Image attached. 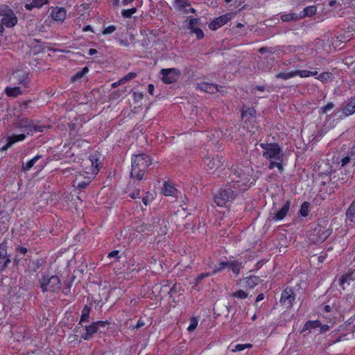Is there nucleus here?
I'll return each instance as SVG.
<instances>
[{
	"label": "nucleus",
	"instance_id": "f257e3e1",
	"mask_svg": "<svg viewBox=\"0 0 355 355\" xmlns=\"http://www.w3.org/2000/svg\"><path fill=\"white\" fill-rule=\"evenodd\" d=\"M236 178L220 189L218 193L214 196V201L219 207H224L229 202L232 201L242 191H245L249 185V181L245 174L236 172Z\"/></svg>",
	"mask_w": 355,
	"mask_h": 355
},
{
	"label": "nucleus",
	"instance_id": "f03ea898",
	"mask_svg": "<svg viewBox=\"0 0 355 355\" xmlns=\"http://www.w3.org/2000/svg\"><path fill=\"white\" fill-rule=\"evenodd\" d=\"M152 164L151 159L146 154H139L132 158L130 176L137 180H141L148 168Z\"/></svg>",
	"mask_w": 355,
	"mask_h": 355
},
{
	"label": "nucleus",
	"instance_id": "7ed1b4c3",
	"mask_svg": "<svg viewBox=\"0 0 355 355\" xmlns=\"http://www.w3.org/2000/svg\"><path fill=\"white\" fill-rule=\"evenodd\" d=\"M39 286L43 293L58 292L61 288V282L57 275H43L39 279Z\"/></svg>",
	"mask_w": 355,
	"mask_h": 355
},
{
	"label": "nucleus",
	"instance_id": "20e7f679",
	"mask_svg": "<svg viewBox=\"0 0 355 355\" xmlns=\"http://www.w3.org/2000/svg\"><path fill=\"white\" fill-rule=\"evenodd\" d=\"M261 148L263 150V157L266 159L281 161L282 157V150L279 145L276 143H261Z\"/></svg>",
	"mask_w": 355,
	"mask_h": 355
},
{
	"label": "nucleus",
	"instance_id": "39448f33",
	"mask_svg": "<svg viewBox=\"0 0 355 355\" xmlns=\"http://www.w3.org/2000/svg\"><path fill=\"white\" fill-rule=\"evenodd\" d=\"M162 81L166 84H171L176 82L180 76V71L176 68L162 69L160 71Z\"/></svg>",
	"mask_w": 355,
	"mask_h": 355
},
{
	"label": "nucleus",
	"instance_id": "423d86ee",
	"mask_svg": "<svg viewBox=\"0 0 355 355\" xmlns=\"http://www.w3.org/2000/svg\"><path fill=\"white\" fill-rule=\"evenodd\" d=\"M10 78L15 84L21 85L25 89L30 82L28 72L21 69L14 71Z\"/></svg>",
	"mask_w": 355,
	"mask_h": 355
},
{
	"label": "nucleus",
	"instance_id": "0eeeda50",
	"mask_svg": "<svg viewBox=\"0 0 355 355\" xmlns=\"http://www.w3.org/2000/svg\"><path fill=\"white\" fill-rule=\"evenodd\" d=\"M203 162L208 170L215 171L223 164L224 159L223 155H216L211 158L209 157H205Z\"/></svg>",
	"mask_w": 355,
	"mask_h": 355
},
{
	"label": "nucleus",
	"instance_id": "6e6552de",
	"mask_svg": "<svg viewBox=\"0 0 355 355\" xmlns=\"http://www.w3.org/2000/svg\"><path fill=\"white\" fill-rule=\"evenodd\" d=\"M295 300V295L291 288H285L281 295L280 303L286 307H291Z\"/></svg>",
	"mask_w": 355,
	"mask_h": 355
},
{
	"label": "nucleus",
	"instance_id": "1a4fd4ad",
	"mask_svg": "<svg viewBox=\"0 0 355 355\" xmlns=\"http://www.w3.org/2000/svg\"><path fill=\"white\" fill-rule=\"evenodd\" d=\"M33 120H31L23 116H17L14 119L13 125L15 128L23 129L27 133L31 128V124Z\"/></svg>",
	"mask_w": 355,
	"mask_h": 355
},
{
	"label": "nucleus",
	"instance_id": "9d476101",
	"mask_svg": "<svg viewBox=\"0 0 355 355\" xmlns=\"http://www.w3.org/2000/svg\"><path fill=\"white\" fill-rule=\"evenodd\" d=\"M6 248V243H2L0 244V271L4 270L10 262V259L7 255Z\"/></svg>",
	"mask_w": 355,
	"mask_h": 355
},
{
	"label": "nucleus",
	"instance_id": "9b49d317",
	"mask_svg": "<svg viewBox=\"0 0 355 355\" xmlns=\"http://www.w3.org/2000/svg\"><path fill=\"white\" fill-rule=\"evenodd\" d=\"M353 273V271L348 270L339 277L338 284L343 290L346 289L347 286L354 281Z\"/></svg>",
	"mask_w": 355,
	"mask_h": 355
},
{
	"label": "nucleus",
	"instance_id": "f8f14e48",
	"mask_svg": "<svg viewBox=\"0 0 355 355\" xmlns=\"http://www.w3.org/2000/svg\"><path fill=\"white\" fill-rule=\"evenodd\" d=\"M230 14L223 15L214 19L209 24V27L211 30H216L217 28L227 24L230 20Z\"/></svg>",
	"mask_w": 355,
	"mask_h": 355
},
{
	"label": "nucleus",
	"instance_id": "ddd939ff",
	"mask_svg": "<svg viewBox=\"0 0 355 355\" xmlns=\"http://www.w3.org/2000/svg\"><path fill=\"white\" fill-rule=\"evenodd\" d=\"M25 139H26V135L24 134L13 135L9 136L7 138V144L1 148V149H0L1 152L7 150L15 143H16L17 141H24Z\"/></svg>",
	"mask_w": 355,
	"mask_h": 355
},
{
	"label": "nucleus",
	"instance_id": "4468645a",
	"mask_svg": "<svg viewBox=\"0 0 355 355\" xmlns=\"http://www.w3.org/2000/svg\"><path fill=\"white\" fill-rule=\"evenodd\" d=\"M25 139H26V135L24 134L13 135L9 136L7 138V144L1 148V149H0L1 152L7 150L15 143H16L17 141H24Z\"/></svg>",
	"mask_w": 355,
	"mask_h": 355
},
{
	"label": "nucleus",
	"instance_id": "2eb2a0df",
	"mask_svg": "<svg viewBox=\"0 0 355 355\" xmlns=\"http://www.w3.org/2000/svg\"><path fill=\"white\" fill-rule=\"evenodd\" d=\"M342 111L345 116H348L355 113V96L347 99L343 107Z\"/></svg>",
	"mask_w": 355,
	"mask_h": 355
},
{
	"label": "nucleus",
	"instance_id": "dca6fc26",
	"mask_svg": "<svg viewBox=\"0 0 355 355\" xmlns=\"http://www.w3.org/2000/svg\"><path fill=\"white\" fill-rule=\"evenodd\" d=\"M196 88L209 94H215L218 91V85L208 83H196Z\"/></svg>",
	"mask_w": 355,
	"mask_h": 355
},
{
	"label": "nucleus",
	"instance_id": "f3484780",
	"mask_svg": "<svg viewBox=\"0 0 355 355\" xmlns=\"http://www.w3.org/2000/svg\"><path fill=\"white\" fill-rule=\"evenodd\" d=\"M290 206H291V201L287 200L284 203L283 207L276 212L275 216L272 218L275 220H281L284 219L289 211Z\"/></svg>",
	"mask_w": 355,
	"mask_h": 355
},
{
	"label": "nucleus",
	"instance_id": "a211bd4d",
	"mask_svg": "<svg viewBox=\"0 0 355 355\" xmlns=\"http://www.w3.org/2000/svg\"><path fill=\"white\" fill-rule=\"evenodd\" d=\"M86 333L84 335H82L81 338L85 340H89L94 334L97 332H101V330H98L94 322L92 323L90 325L85 326Z\"/></svg>",
	"mask_w": 355,
	"mask_h": 355
},
{
	"label": "nucleus",
	"instance_id": "6ab92c4d",
	"mask_svg": "<svg viewBox=\"0 0 355 355\" xmlns=\"http://www.w3.org/2000/svg\"><path fill=\"white\" fill-rule=\"evenodd\" d=\"M66 10L63 8H55L51 12L52 18L59 21H63L66 18Z\"/></svg>",
	"mask_w": 355,
	"mask_h": 355
},
{
	"label": "nucleus",
	"instance_id": "aec40b11",
	"mask_svg": "<svg viewBox=\"0 0 355 355\" xmlns=\"http://www.w3.org/2000/svg\"><path fill=\"white\" fill-rule=\"evenodd\" d=\"M17 17L15 13L10 14L5 17H2L1 21L7 28H12L17 24Z\"/></svg>",
	"mask_w": 355,
	"mask_h": 355
},
{
	"label": "nucleus",
	"instance_id": "412c9836",
	"mask_svg": "<svg viewBox=\"0 0 355 355\" xmlns=\"http://www.w3.org/2000/svg\"><path fill=\"white\" fill-rule=\"evenodd\" d=\"M82 179H83V175L81 174H79L76 176V178L74 180V183L76 184V187L78 189H85L91 182L89 177H85L84 180H82Z\"/></svg>",
	"mask_w": 355,
	"mask_h": 355
},
{
	"label": "nucleus",
	"instance_id": "4be33fe9",
	"mask_svg": "<svg viewBox=\"0 0 355 355\" xmlns=\"http://www.w3.org/2000/svg\"><path fill=\"white\" fill-rule=\"evenodd\" d=\"M50 126L48 125H42L39 124V122L32 121V123L31 124V128L29 129L28 132V135H33L35 132H42L46 129L49 128Z\"/></svg>",
	"mask_w": 355,
	"mask_h": 355
},
{
	"label": "nucleus",
	"instance_id": "5701e85b",
	"mask_svg": "<svg viewBox=\"0 0 355 355\" xmlns=\"http://www.w3.org/2000/svg\"><path fill=\"white\" fill-rule=\"evenodd\" d=\"M256 110L253 107H248L246 110H243L241 116L243 120L252 121L255 119Z\"/></svg>",
	"mask_w": 355,
	"mask_h": 355
},
{
	"label": "nucleus",
	"instance_id": "b1692460",
	"mask_svg": "<svg viewBox=\"0 0 355 355\" xmlns=\"http://www.w3.org/2000/svg\"><path fill=\"white\" fill-rule=\"evenodd\" d=\"M211 275V272H204L198 275L196 278L194 279V281L191 283L193 284L192 288L195 290H199L200 289V284L201 282L208 277H210Z\"/></svg>",
	"mask_w": 355,
	"mask_h": 355
},
{
	"label": "nucleus",
	"instance_id": "393cba45",
	"mask_svg": "<svg viewBox=\"0 0 355 355\" xmlns=\"http://www.w3.org/2000/svg\"><path fill=\"white\" fill-rule=\"evenodd\" d=\"M346 220L355 223V201L354 200L347 208L345 213Z\"/></svg>",
	"mask_w": 355,
	"mask_h": 355
},
{
	"label": "nucleus",
	"instance_id": "a878e982",
	"mask_svg": "<svg viewBox=\"0 0 355 355\" xmlns=\"http://www.w3.org/2000/svg\"><path fill=\"white\" fill-rule=\"evenodd\" d=\"M5 92L7 94V96H10V97H17L18 96H19L22 94V91L21 89V87H7L5 89Z\"/></svg>",
	"mask_w": 355,
	"mask_h": 355
},
{
	"label": "nucleus",
	"instance_id": "bb28decb",
	"mask_svg": "<svg viewBox=\"0 0 355 355\" xmlns=\"http://www.w3.org/2000/svg\"><path fill=\"white\" fill-rule=\"evenodd\" d=\"M42 157V155H37L35 156L33 159H31L30 161L27 162L26 164H24L21 167V170L24 172H26L29 171L34 164Z\"/></svg>",
	"mask_w": 355,
	"mask_h": 355
},
{
	"label": "nucleus",
	"instance_id": "cd10ccee",
	"mask_svg": "<svg viewBox=\"0 0 355 355\" xmlns=\"http://www.w3.org/2000/svg\"><path fill=\"white\" fill-rule=\"evenodd\" d=\"M90 161L92 163V166L93 168V173H97L100 168L101 167V162L99 161V159L97 157L96 155H93L90 157Z\"/></svg>",
	"mask_w": 355,
	"mask_h": 355
},
{
	"label": "nucleus",
	"instance_id": "c85d7f7f",
	"mask_svg": "<svg viewBox=\"0 0 355 355\" xmlns=\"http://www.w3.org/2000/svg\"><path fill=\"white\" fill-rule=\"evenodd\" d=\"M316 12V7L314 6H311L305 8L302 13L299 15L300 19H302L305 17H311L315 14Z\"/></svg>",
	"mask_w": 355,
	"mask_h": 355
},
{
	"label": "nucleus",
	"instance_id": "c756f323",
	"mask_svg": "<svg viewBox=\"0 0 355 355\" xmlns=\"http://www.w3.org/2000/svg\"><path fill=\"white\" fill-rule=\"evenodd\" d=\"M321 326V322L319 320H308L304 325L302 331L306 330H311L315 329Z\"/></svg>",
	"mask_w": 355,
	"mask_h": 355
},
{
	"label": "nucleus",
	"instance_id": "7c9ffc66",
	"mask_svg": "<svg viewBox=\"0 0 355 355\" xmlns=\"http://www.w3.org/2000/svg\"><path fill=\"white\" fill-rule=\"evenodd\" d=\"M90 311H91V309L87 305H85L83 307V309L82 311V315L80 316V320L79 322V324H82L83 322H89Z\"/></svg>",
	"mask_w": 355,
	"mask_h": 355
},
{
	"label": "nucleus",
	"instance_id": "2f4dec72",
	"mask_svg": "<svg viewBox=\"0 0 355 355\" xmlns=\"http://www.w3.org/2000/svg\"><path fill=\"white\" fill-rule=\"evenodd\" d=\"M176 191L177 189L173 185L169 183H164L162 189V193L164 195L166 196H173Z\"/></svg>",
	"mask_w": 355,
	"mask_h": 355
},
{
	"label": "nucleus",
	"instance_id": "473e14b6",
	"mask_svg": "<svg viewBox=\"0 0 355 355\" xmlns=\"http://www.w3.org/2000/svg\"><path fill=\"white\" fill-rule=\"evenodd\" d=\"M228 268L232 270V271L235 274V275H238L240 272V270L242 268L241 263L237 261H229Z\"/></svg>",
	"mask_w": 355,
	"mask_h": 355
},
{
	"label": "nucleus",
	"instance_id": "72a5a7b5",
	"mask_svg": "<svg viewBox=\"0 0 355 355\" xmlns=\"http://www.w3.org/2000/svg\"><path fill=\"white\" fill-rule=\"evenodd\" d=\"M297 76V72L296 71H292L290 72H281L275 75L276 78H282L284 80H287L291 78L295 77Z\"/></svg>",
	"mask_w": 355,
	"mask_h": 355
},
{
	"label": "nucleus",
	"instance_id": "f704fd0d",
	"mask_svg": "<svg viewBox=\"0 0 355 355\" xmlns=\"http://www.w3.org/2000/svg\"><path fill=\"white\" fill-rule=\"evenodd\" d=\"M259 282V277H257L256 276H251V277H247L245 279L246 286L250 288H252L255 286H257Z\"/></svg>",
	"mask_w": 355,
	"mask_h": 355
},
{
	"label": "nucleus",
	"instance_id": "c9c22d12",
	"mask_svg": "<svg viewBox=\"0 0 355 355\" xmlns=\"http://www.w3.org/2000/svg\"><path fill=\"white\" fill-rule=\"evenodd\" d=\"M88 71L89 68L87 67H85L81 71L76 72V74L71 77V81L75 82L82 78Z\"/></svg>",
	"mask_w": 355,
	"mask_h": 355
},
{
	"label": "nucleus",
	"instance_id": "e433bc0d",
	"mask_svg": "<svg viewBox=\"0 0 355 355\" xmlns=\"http://www.w3.org/2000/svg\"><path fill=\"white\" fill-rule=\"evenodd\" d=\"M281 19L283 21H290L292 20L296 21L300 19L299 15H297L296 13H288V14H284L281 16Z\"/></svg>",
	"mask_w": 355,
	"mask_h": 355
},
{
	"label": "nucleus",
	"instance_id": "4c0bfd02",
	"mask_svg": "<svg viewBox=\"0 0 355 355\" xmlns=\"http://www.w3.org/2000/svg\"><path fill=\"white\" fill-rule=\"evenodd\" d=\"M309 208L310 204L308 202H304L302 204L300 209L299 211L300 214L303 217L307 216L309 213Z\"/></svg>",
	"mask_w": 355,
	"mask_h": 355
},
{
	"label": "nucleus",
	"instance_id": "58836bf2",
	"mask_svg": "<svg viewBox=\"0 0 355 355\" xmlns=\"http://www.w3.org/2000/svg\"><path fill=\"white\" fill-rule=\"evenodd\" d=\"M229 264V261L220 262L218 266H216L214 267L213 271L211 272V275H214L218 272L223 270L225 268H228Z\"/></svg>",
	"mask_w": 355,
	"mask_h": 355
},
{
	"label": "nucleus",
	"instance_id": "ea45409f",
	"mask_svg": "<svg viewBox=\"0 0 355 355\" xmlns=\"http://www.w3.org/2000/svg\"><path fill=\"white\" fill-rule=\"evenodd\" d=\"M13 10L8 6L2 5L0 6V15L3 17L8 16L10 14H12Z\"/></svg>",
	"mask_w": 355,
	"mask_h": 355
},
{
	"label": "nucleus",
	"instance_id": "a19ab883",
	"mask_svg": "<svg viewBox=\"0 0 355 355\" xmlns=\"http://www.w3.org/2000/svg\"><path fill=\"white\" fill-rule=\"evenodd\" d=\"M282 157H281V161H277V160L272 161L271 160L270 163L268 166V168L271 170V169L274 168L275 167H277L279 171H282L283 166H282Z\"/></svg>",
	"mask_w": 355,
	"mask_h": 355
},
{
	"label": "nucleus",
	"instance_id": "79ce46f5",
	"mask_svg": "<svg viewBox=\"0 0 355 355\" xmlns=\"http://www.w3.org/2000/svg\"><path fill=\"white\" fill-rule=\"evenodd\" d=\"M297 75L300 76L302 78L309 77L311 76H315L318 74V71H311L308 70H297Z\"/></svg>",
	"mask_w": 355,
	"mask_h": 355
},
{
	"label": "nucleus",
	"instance_id": "37998d69",
	"mask_svg": "<svg viewBox=\"0 0 355 355\" xmlns=\"http://www.w3.org/2000/svg\"><path fill=\"white\" fill-rule=\"evenodd\" d=\"M335 105L332 102L328 103L325 106L320 107L319 112L320 114H327L334 107Z\"/></svg>",
	"mask_w": 355,
	"mask_h": 355
},
{
	"label": "nucleus",
	"instance_id": "c03bdc74",
	"mask_svg": "<svg viewBox=\"0 0 355 355\" xmlns=\"http://www.w3.org/2000/svg\"><path fill=\"white\" fill-rule=\"evenodd\" d=\"M137 9L135 8H132L128 10H123L121 12V15L125 18L130 17L134 13H135Z\"/></svg>",
	"mask_w": 355,
	"mask_h": 355
},
{
	"label": "nucleus",
	"instance_id": "a18cd8bd",
	"mask_svg": "<svg viewBox=\"0 0 355 355\" xmlns=\"http://www.w3.org/2000/svg\"><path fill=\"white\" fill-rule=\"evenodd\" d=\"M252 346L251 344H238L234 347V349H232V352H240L247 348H251Z\"/></svg>",
	"mask_w": 355,
	"mask_h": 355
},
{
	"label": "nucleus",
	"instance_id": "49530a36",
	"mask_svg": "<svg viewBox=\"0 0 355 355\" xmlns=\"http://www.w3.org/2000/svg\"><path fill=\"white\" fill-rule=\"evenodd\" d=\"M198 320L196 318H191L187 330L190 332L193 331L198 325Z\"/></svg>",
	"mask_w": 355,
	"mask_h": 355
},
{
	"label": "nucleus",
	"instance_id": "de8ad7c7",
	"mask_svg": "<svg viewBox=\"0 0 355 355\" xmlns=\"http://www.w3.org/2000/svg\"><path fill=\"white\" fill-rule=\"evenodd\" d=\"M232 296L235 297L241 298V299H245L248 297V294L246 292H245L243 290H239V291L234 292L232 294Z\"/></svg>",
	"mask_w": 355,
	"mask_h": 355
},
{
	"label": "nucleus",
	"instance_id": "09e8293b",
	"mask_svg": "<svg viewBox=\"0 0 355 355\" xmlns=\"http://www.w3.org/2000/svg\"><path fill=\"white\" fill-rule=\"evenodd\" d=\"M137 77V73L135 72H130L128 73L127 75H125L124 77L121 78L122 82L124 83L128 82L129 80L135 78Z\"/></svg>",
	"mask_w": 355,
	"mask_h": 355
},
{
	"label": "nucleus",
	"instance_id": "8fccbe9b",
	"mask_svg": "<svg viewBox=\"0 0 355 355\" xmlns=\"http://www.w3.org/2000/svg\"><path fill=\"white\" fill-rule=\"evenodd\" d=\"M331 234V230H329V229H327L324 231H323L320 235H319V239L320 240H321L322 241H324V240H326L329 236V235Z\"/></svg>",
	"mask_w": 355,
	"mask_h": 355
},
{
	"label": "nucleus",
	"instance_id": "3c124183",
	"mask_svg": "<svg viewBox=\"0 0 355 355\" xmlns=\"http://www.w3.org/2000/svg\"><path fill=\"white\" fill-rule=\"evenodd\" d=\"M331 74L329 72H323L319 75L318 79L322 82H325L331 78Z\"/></svg>",
	"mask_w": 355,
	"mask_h": 355
},
{
	"label": "nucleus",
	"instance_id": "603ef678",
	"mask_svg": "<svg viewBox=\"0 0 355 355\" xmlns=\"http://www.w3.org/2000/svg\"><path fill=\"white\" fill-rule=\"evenodd\" d=\"M191 30L192 33L196 35L198 39H202L204 37L203 31L200 28L195 27Z\"/></svg>",
	"mask_w": 355,
	"mask_h": 355
},
{
	"label": "nucleus",
	"instance_id": "864d4df0",
	"mask_svg": "<svg viewBox=\"0 0 355 355\" xmlns=\"http://www.w3.org/2000/svg\"><path fill=\"white\" fill-rule=\"evenodd\" d=\"M175 3L179 9L190 6L187 0H175Z\"/></svg>",
	"mask_w": 355,
	"mask_h": 355
},
{
	"label": "nucleus",
	"instance_id": "5fc2aeb1",
	"mask_svg": "<svg viewBox=\"0 0 355 355\" xmlns=\"http://www.w3.org/2000/svg\"><path fill=\"white\" fill-rule=\"evenodd\" d=\"M48 0H33V5L36 8H41L48 3Z\"/></svg>",
	"mask_w": 355,
	"mask_h": 355
},
{
	"label": "nucleus",
	"instance_id": "6e6d98bb",
	"mask_svg": "<svg viewBox=\"0 0 355 355\" xmlns=\"http://www.w3.org/2000/svg\"><path fill=\"white\" fill-rule=\"evenodd\" d=\"M116 29V26H109L108 27L105 28L102 33L103 35H107V34H110V33H112L114 31H115Z\"/></svg>",
	"mask_w": 355,
	"mask_h": 355
},
{
	"label": "nucleus",
	"instance_id": "4d7b16f0",
	"mask_svg": "<svg viewBox=\"0 0 355 355\" xmlns=\"http://www.w3.org/2000/svg\"><path fill=\"white\" fill-rule=\"evenodd\" d=\"M199 22V19L198 18H190L189 19V29L195 28V26L197 25Z\"/></svg>",
	"mask_w": 355,
	"mask_h": 355
},
{
	"label": "nucleus",
	"instance_id": "13d9d810",
	"mask_svg": "<svg viewBox=\"0 0 355 355\" xmlns=\"http://www.w3.org/2000/svg\"><path fill=\"white\" fill-rule=\"evenodd\" d=\"M119 250H114L110 252L107 255L108 258H116L117 261H119L120 257L119 256Z\"/></svg>",
	"mask_w": 355,
	"mask_h": 355
},
{
	"label": "nucleus",
	"instance_id": "bf43d9fd",
	"mask_svg": "<svg viewBox=\"0 0 355 355\" xmlns=\"http://www.w3.org/2000/svg\"><path fill=\"white\" fill-rule=\"evenodd\" d=\"M134 99L136 101H141L144 98V94L140 92H135L133 93Z\"/></svg>",
	"mask_w": 355,
	"mask_h": 355
},
{
	"label": "nucleus",
	"instance_id": "052dcab7",
	"mask_svg": "<svg viewBox=\"0 0 355 355\" xmlns=\"http://www.w3.org/2000/svg\"><path fill=\"white\" fill-rule=\"evenodd\" d=\"M98 327V330H100L101 327L105 328L106 325L108 324L107 321H97L94 322Z\"/></svg>",
	"mask_w": 355,
	"mask_h": 355
},
{
	"label": "nucleus",
	"instance_id": "680f3d73",
	"mask_svg": "<svg viewBox=\"0 0 355 355\" xmlns=\"http://www.w3.org/2000/svg\"><path fill=\"white\" fill-rule=\"evenodd\" d=\"M152 200H153V197L151 195L150 196L147 195L142 198V202L146 206H147Z\"/></svg>",
	"mask_w": 355,
	"mask_h": 355
},
{
	"label": "nucleus",
	"instance_id": "e2e57ef3",
	"mask_svg": "<svg viewBox=\"0 0 355 355\" xmlns=\"http://www.w3.org/2000/svg\"><path fill=\"white\" fill-rule=\"evenodd\" d=\"M320 327V334H324L325 332H327L328 330H329V326L327 325V324H321V326H319Z\"/></svg>",
	"mask_w": 355,
	"mask_h": 355
},
{
	"label": "nucleus",
	"instance_id": "0e129e2a",
	"mask_svg": "<svg viewBox=\"0 0 355 355\" xmlns=\"http://www.w3.org/2000/svg\"><path fill=\"white\" fill-rule=\"evenodd\" d=\"M144 325H145V323H144V320L141 318H140L138 320L137 324L134 327H132V329H139V328L142 327Z\"/></svg>",
	"mask_w": 355,
	"mask_h": 355
},
{
	"label": "nucleus",
	"instance_id": "69168bd1",
	"mask_svg": "<svg viewBox=\"0 0 355 355\" xmlns=\"http://www.w3.org/2000/svg\"><path fill=\"white\" fill-rule=\"evenodd\" d=\"M259 52L261 54V55H263L265 53H272V51L270 50V49L267 48V47H261L259 49Z\"/></svg>",
	"mask_w": 355,
	"mask_h": 355
},
{
	"label": "nucleus",
	"instance_id": "338daca9",
	"mask_svg": "<svg viewBox=\"0 0 355 355\" xmlns=\"http://www.w3.org/2000/svg\"><path fill=\"white\" fill-rule=\"evenodd\" d=\"M350 160H351V159L348 156L343 157L341 159V165H342V166H344L346 164H347L350 162Z\"/></svg>",
	"mask_w": 355,
	"mask_h": 355
},
{
	"label": "nucleus",
	"instance_id": "774afa93",
	"mask_svg": "<svg viewBox=\"0 0 355 355\" xmlns=\"http://www.w3.org/2000/svg\"><path fill=\"white\" fill-rule=\"evenodd\" d=\"M139 193H140V191L137 190V191H135L133 193H130V196L131 197V198L135 199V198H139Z\"/></svg>",
	"mask_w": 355,
	"mask_h": 355
}]
</instances>
